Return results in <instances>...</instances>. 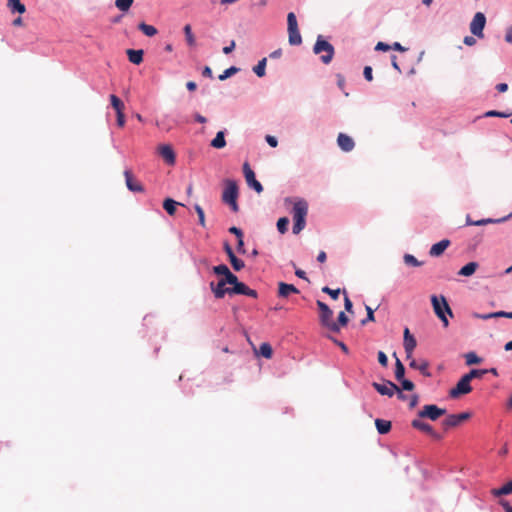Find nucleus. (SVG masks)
Listing matches in <instances>:
<instances>
[{"instance_id":"61","label":"nucleus","mask_w":512,"mask_h":512,"mask_svg":"<svg viewBox=\"0 0 512 512\" xmlns=\"http://www.w3.org/2000/svg\"><path fill=\"white\" fill-rule=\"evenodd\" d=\"M237 251H238V253H241V254L245 253L243 238L237 240Z\"/></svg>"},{"instance_id":"51","label":"nucleus","mask_w":512,"mask_h":512,"mask_svg":"<svg viewBox=\"0 0 512 512\" xmlns=\"http://www.w3.org/2000/svg\"><path fill=\"white\" fill-rule=\"evenodd\" d=\"M343 294H344V306H345V310L348 311V312H353L352 311V302L351 300L349 299L348 295H347V292L346 290H343Z\"/></svg>"},{"instance_id":"63","label":"nucleus","mask_w":512,"mask_h":512,"mask_svg":"<svg viewBox=\"0 0 512 512\" xmlns=\"http://www.w3.org/2000/svg\"><path fill=\"white\" fill-rule=\"evenodd\" d=\"M500 504L504 508L505 512H512V506L509 504V502L505 500H501Z\"/></svg>"},{"instance_id":"38","label":"nucleus","mask_w":512,"mask_h":512,"mask_svg":"<svg viewBox=\"0 0 512 512\" xmlns=\"http://www.w3.org/2000/svg\"><path fill=\"white\" fill-rule=\"evenodd\" d=\"M488 373V369H472L469 373L465 374L470 380L474 378H481Z\"/></svg>"},{"instance_id":"21","label":"nucleus","mask_w":512,"mask_h":512,"mask_svg":"<svg viewBox=\"0 0 512 512\" xmlns=\"http://www.w3.org/2000/svg\"><path fill=\"white\" fill-rule=\"evenodd\" d=\"M478 266L477 262H469L459 270L458 275L465 277L471 276L475 273Z\"/></svg>"},{"instance_id":"12","label":"nucleus","mask_w":512,"mask_h":512,"mask_svg":"<svg viewBox=\"0 0 512 512\" xmlns=\"http://www.w3.org/2000/svg\"><path fill=\"white\" fill-rule=\"evenodd\" d=\"M124 177H125L126 186L130 191H132V192H143L144 191L143 185L134 178L131 170L126 169L124 171Z\"/></svg>"},{"instance_id":"19","label":"nucleus","mask_w":512,"mask_h":512,"mask_svg":"<svg viewBox=\"0 0 512 512\" xmlns=\"http://www.w3.org/2000/svg\"><path fill=\"white\" fill-rule=\"evenodd\" d=\"M210 287L216 298L221 299L225 296V294H231L230 288H226L224 282L219 280L217 285L215 286L213 282L210 283Z\"/></svg>"},{"instance_id":"48","label":"nucleus","mask_w":512,"mask_h":512,"mask_svg":"<svg viewBox=\"0 0 512 512\" xmlns=\"http://www.w3.org/2000/svg\"><path fill=\"white\" fill-rule=\"evenodd\" d=\"M477 317L482 318V319L498 318V317H506L507 318V312L498 311V312H493V313H489V314H485V315H477Z\"/></svg>"},{"instance_id":"43","label":"nucleus","mask_w":512,"mask_h":512,"mask_svg":"<svg viewBox=\"0 0 512 512\" xmlns=\"http://www.w3.org/2000/svg\"><path fill=\"white\" fill-rule=\"evenodd\" d=\"M404 262L405 264L409 265V266H414V267H417V266H420L422 263L419 262L413 255L411 254H405L404 257Z\"/></svg>"},{"instance_id":"56","label":"nucleus","mask_w":512,"mask_h":512,"mask_svg":"<svg viewBox=\"0 0 512 512\" xmlns=\"http://www.w3.org/2000/svg\"><path fill=\"white\" fill-rule=\"evenodd\" d=\"M229 232L234 234L237 237V240L243 238V232L240 228L233 226L229 228Z\"/></svg>"},{"instance_id":"39","label":"nucleus","mask_w":512,"mask_h":512,"mask_svg":"<svg viewBox=\"0 0 512 512\" xmlns=\"http://www.w3.org/2000/svg\"><path fill=\"white\" fill-rule=\"evenodd\" d=\"M289 224V219L287 217H281L277 221V229L281 234H284L287 231V227Z\"/></svg>"},{"instance_id":"1","label":"nucleus","mask_w":512,"mask_h":512,"mask_svg":"<svg viewBox=\"0 0 512 512\" xmlns=\"http://www.w3.org/2000/svg\"><path fill=\"white\" fill-rule=\"evenodd\" d=\"M293 233L299 234L306 225V216L308 214V203L304 199H298L294 202L292 209Z\"/></svg>"},{"instance_id":"23","label":"nucleus","mask_w":512,"mask_h":512,"mask_svg":"<svg viewBox=\"0 0 512 512\" xmlns=\"http://www.w3.org/2000/svg\"><path fill=\"white\" fill-rule=\"evenodd\" d=\"M492 495L495 497H499L502 495H508L512 493V481H509L505 485L500 488H495L491 490Z\"/></svg>"},{"instance_id":"42","label":"nucleus","mask_w":512,"mask_h":512,"mask_svg":"<svg viewBox=\"0 0 512 512\" xmlns=\"http://www.w3.org/2000/svg\"><path fill=\"white\" fill-rule=\"evenodd\" d=\"M224 284H230L233 286H236V284L239 282L237 276H235L231 271L222 279H220Z\"/></svg>"},{"instance_id":"27","label":"nucleus","mask_w":512,"mask_h":512,"mask_svg":"<svg viewBox=\"0 0 512 512\" xmlns=\"http://www.w3.org/2000/svg\"><path fill=\"white\" fill-rule=\"evenodd\" d=\"M211 146L216 149H221L226 146L225 134L223 131H219L215 138L211 141Z\"/></svg>"},{"instance_id":"28","label":"nucleus","mask_w":512,"mask_h":512,"mask_svg":"<svg viewBox=\"0 0 512 512\" xmlns=\"http://www.w3.org/2000/svg\"><path fill=\"white\" fill-rule=\"evenodd\" d=\"M460 425L456 414L448 415L442 422V426L445 430L456 427Z\"/></svg>"},{"instance_id":"62","label":"nucleus","mask_w":512,"mask_h":512,"mask_svg":"<svg viewBox=\"0 0 512 512\" xmlns=\"http://www.w3.org/2000/svg\"><path fill=\"white\" fill-rule=\"evenodd\" d=\"M496 90L500 93H504L508 90V85L506 83H499L496 85Z\"/></svg>"},{"instance_id":"6","label":"nucleus","mask_w":512,"mask_h":512,"mask_svg":"<svg viewBox=\"0 0 512 512\" xmlns=\"http://www.w3.org/2000/svg\"><path fill=\"white\" fill-rule=\"evenodd\" d=\"M317 306L320 310V322L323 326L331 330L332 332L338 333V327L332 320L333 311L322 301H317Z\"/></svg>"},{"instance_id":"36","label":"nucleus","mask_w":512,"mask_h":512,"mask_svg":"<svg viewBox=\"0 0 512 512\" xmlns=\"http://www.w3.org/2000/svg\"><path fill=\"white\" fill-rule=\"evenodd\" d=\"M266 68V58H263L258 62L256 66H254L253 71L258 77H263L265 75Z\"/></svg>"},{"instance_id":"55","label":"nucleus","mask_w":512,"mask_h":512,"mask_svg":"<svg viewBox=\"0 0 512 512\" xmlns=\"http://www.w3.org/2000/svg\"><path fill=\"white\" fill-rule=\"evenodd\" d=\"M116 114H117V125L119 127H124V125H125L124 111H119Z\"/></svg>"},{"instance_id":"34","label":"nucleus","mask_w":512,"mask_h":512,"mask_svg":"<svg viewBox=\"0 0 512 512\" xmlns=\"http://www.w3.org/2000/svg\"><path fill=\"white\" fill-rule=\"evenodd\" d=\"M404 375H405V367L404 365L402 364V362L396 358V363H395V378L397 380H402V378H404Z\"/></svg>"},{"instance_id":"26","label":"nucleus","mask_w":512,"mask_h":512,"mask_svg":"<svg viewBox=\"0 0 512 512\" xmlns=\"http://www.w3.org/2000/svg\"><path fill=\"white\" fill-rule=\"evenodd\" d=\"M417 345L416 339L414 337H409L408 339H404V349L406 352L407 359L412 357V353Z\"/></svg>"},{"instance_id":"44","label":"nucleus","mask_w":512,"mask_h":512,"mask_svg":"<svg viewBox=\"0 0 512 512\" xmlns=\"http://www.w3.org/2000/svg\"><path fill=\"white\" fill-rule=\"evenodd\" d=\"M238 71H239V69L237 67L232 66V67L226 69L222 74H220L218 78L221 81L226 80L228 77L234 75Z\"/></svg>"},{"instance_id":"16","label":"nucleus","mask_w":512,"mask_h":512,"mask_svg":"<svg viewBox=\"0 0 512 512\" xmlns=\"http://www.w3.org/2000/svg\"><path fill=\"white\" fill-rule=\"evenodd\" d=\"M450 243H451L450 240L443 239V240L439 241L438 243L433 244L429 250L430 256H432V257L441 256L444 253V251L450 246Z\"/></svg>"},{"instance_id":"50","label":"nucleus","mask_w":512,"mask_h":512,"mask_svg":"<svg viewBox=\"0 0 512 512\" xmlns=\"http://www.w3.org/2000/svg\"><path fill=\"white\" fill-rule=\"evenodd\" d=\"M401 382V386L404 390L412 391L414 389V384L412 381L402 378V380H399Z\"/></svg>"},{"instance_id":"49","label":"nucleus","mask_w":512,"mask_h":512,"mask_svg":"<svg viewBox=\"0 0 512 512\" xmlns=\"http://www.w3.org/2000/svg\"><path fill=\"white\" fill-rule=\"evenodd\" d=\"M322 292L329 294L333 299H337L341 293L340 289H331L328 286L322 288Z\"/></svg>"},{"instance_id":"57","label":"nucleus","mask_w":512,"mask_h":512,"mask_svg":"<svg viewBox=\"0 0 512 512\" xmlns=\"http://www.w3.org/2000/svg\"><path fill=\"white\" fill-rule=\"evenodd\" d=\"M364 77L367 81H372V68L370 66H366L363 71Z\"/></svg>"},{"instance_id":"2","label":"nucleus","mask_w":512,"mask_h":512,"mask_svg":"<svg viewBox=\"0 0 512 512\" xmlns=\"http://www.w3.org/2000/svg\"><path fill=\"white\" fill-rule=\"evenodd\" d=\"M431 302H432L435 314L443 322V325L445 327H447L449 322L446 317V313H448L450 316H452L453 314H452L451 308L448 305L446 298L444 296L438 297L436 295H433L431 297Z\"/></svg>"},{"instance_id":"52","label":"nucleus","mask_w":512,"mask_h":512,"mask_svg":"<svg viewBox=\"0 0 512 512\" xmlns=\"http://www.w3.org/2000/svg\"><path fill=\"white\" fill-rule=\"evenodd\" d=\"M366 311H367V317L366 319L362 320V324H366L368 321H374L375 318H374V311L371 307L369 306H366Z\"/></svg>"},{"instance_id":"18","label":"nucleus","mask_w":512,"mask_h":512,"mask_svg":"<svg viewBox=\"0 0 512 512\" xmlns=\"http://www.w3.org/2000/svg\"><path fill=\"white\" fill-rule=\"evenodd\" d=\"M291 293H299V290L293 284H287L284 282H280L278 284V295L279 297L286 298Z\"/></svg>"},{"instance_id":"32","label":"nucleus","mask_w":512,"mask_h":512,"mask_svg":"<svg viewBox=\"0 0 512 512\" xmlns=\"http://www.w3.org/2000/svg\"><path fill=\"white\" fill-rule=\"evenodd\" d=\"M110 101H111V105L115 109L116 113L119 111H124L125 105L119 97L112 94V95H110Z\"/></svg>"},{"instance_id":"59","label":"nucleus","mask_w":512,"mask_h":512,"mask_svg":"<svg viewBox=\"0 0 512 512\" xmlns=\"http://www.w3.org/2000/svg\"><path fill=\"white\" fill-rule=\"evenodd\" d=\"M375 49L378 51H387V50L391 49V46L384 42H378Z\"/></svg>"},{"instance_id":"4","label":"nucleus","mask_w":512,"mask_h":512,"mask_svg":"<svg viewBox=\"0 0 512 512\" xmlns=\"http://www.w3.org/2000/svg\"><path fill=\"white\" fill-rule=\"evenodd\" d=\"M238 186L237 183L233 180H227L226 186L222 194V200L224 203L228 204L234 212L238 211Z\"/></svg>"},{"instance_id":"64","label":"nucleus","mask_w":512,"mask_h":512,"mask_svg":"<svg viewBox=\"0 0 512 512\" xmlns=\"http://www.w3.org/2000/svg\"><path fill=\"white\" fill-rule=\"evenodd\" d=\"M505 40L508 42V43H511L512 44V26L508 28L507 32H506V35H505Z\"/></svg>"},{"instance_id":"40","label":"nucleus","mask_w":512,"mask_h":512,"mask_svg":"<svg viewBox=\"0 0 512 512\" xmlns=\"http://www.w3.org/2000/svg\"><path fill=\"white\" fill-rule=\"evenodd\" d=\"M348 321L349 319L346 314L344 312H340L337 321L334 322V324L338 327V332L342 327H345L348 324Z\"/></svg>"},{"instance_id":"17","label":"nucleus","mask_w":512,"mask_h":512,"mask_svg":"<svg viewBox=\"0 0 512 512\" xmlns=\"http://www.w3.org/2000/svg\"><path fill=\"white\" fill-rule=\"evenodd\" d=\"M160 156L168 163H175V153L170 145H161L158 148Z\"/></svg>"},{"instance_id":"8","label":"nucleus","mask_w":512,"mask_h":512,"mask_svg":"<svg viewBox=\"0 0 512 512\" xmlns=\"http://www.w3.org/2000/svg\"><path fill=\"white\" fill-rule=\"evenodd\" d=\"M243 174L249 187L253 188L257 193H261L263 191L262 184L256 180L255 173L248 162L243 164Z\"/></svg>"},{"instance_id":"31","label":"nucleus","mask_w":512,"mask_h":512,"mask_svg":"<svg viewBox=\"0 0 512 512\" xmlns=\"http://www.w3.org/2000/svg\"><path fill=\"white\" fill-rule=\"evenodd\" d=\"M259 353L261 356L265 357L266 359H270L273 355L272 347L269 343L264 342L259 347Z\"/></svg>"},{"instance_id":"15","label":"nucleus","mask_w":512,"mask_h":512,"mask_svg":"<svg viewBox=\"0 0 512 512\" xmlns=\"http://www.w3.org/2000/svg\"><path fill=\"white\" fill-rule=\"evenodd\" d=\"M411 425L413 428L418 429L422 432H425V433L431 435L432 437H434L435 439H440L439 434H437L434 431L433 427L431 425H429L428 423L422 422L419 419H414L412 421Z\"/></svg>"},{"instance_id":"10","label":"nucleus","mask_w":512,"mask_h":512,"mask_svg":"<svg viewBox=\"0 0 512 512\" xmlns=\"http://www.w3.org/2000/svg\"><path fill=\"white\" fill-rule=\"evenodd\" d=\"M471 380L466 376H462V378L458 381L456 386L450 390V396L452 398H457L460 395L467 394L471 392L472 387L470 385Z\"/></svg>"},{"instance_id":"3","label":"nucleus","mask_w":512,"mask_h":512,"mask_svg":"<svg viewBox=\"0 0 512 512\" xmlns=\"http://www.w3.org/2000/svg\"><path fill=\"white\" fill-rule=\"evenodd\" d=\"M313 52L315 54L324 52V54L320 56V59L324 64H329L334 56V47L319 35L313 47Z\"/></svg>"},{"instance_id":"53","label":"nucleus","mask_w":512,"mask_h":512,"mask_svg":"<svg viewBox=\"0 0 512 512\" xmlns=\"http://www.w3.org/2000/svg\"><path fill=\"white\" fill-rule=\"evenodd\" d=\"M378 362L383 366L386 367L388 364V358L386 354L383 351L378 352Z\"/></svg>"},{"instance_id":"22","label":"nucleus","mask_w":512,"mask_h":512,"mask_svg":"<svg viewBox=\"0 0 512 512\" xmlns=\"http://www.w3.org/2000/svg\"><path fill=\"white\" fill-rule=\"evenodd\" d=\"M7 6L12 13L18 12L19 14H23L26 11L25 5L22 4L20 0H8Z\"/></svg>"},{"instance_id":"13","label":"nucleus","mask_w":512,"mask_h":512,"mask_svg":"<svg viewBox=\"0 0 512 512\" xmlns=\"http://www.w3.org/2000/svg\"><path fill=\"white\" fill-rule=\"evenodd\" d=\"M337 143L341 150L344 152H350L354 149V140L347 134L339 133L337 137Z\"/></svg>"},{"instance_id":"45","label":"nucleus","mask_w":512,"mask_h":512,"mask_svg":"<svg viewBox=\"0 0 512 512\" xmlns=\"http://www.w3.org/2000/svg\"><path fill=\"white\" fill-rule=\"evenodd\" d=\"M504 220H506V218H502V219L487 218V219H481V220L474 221L473 225L474 226H482V225H486V224H490V223H500Z\"/></svg>"},{"instance_id":"25","label":"nucleus","mask_w":512,"mask_h":512,"mask_svg":"<svg viewBox=\"0 0 512 512\" xmlns=\"http://www.w3.org/2000/svg\"><path fill=\"white\" fill-rule=\"evenodd\" d=\"M177 205H182L181 203L179 202H176L175 200L171 199V198H166L163 202V208L165 209V211L170 215V216H173L176 212V206Z\"/></svg>"},{"instance_id":"11","label":"nucleus","mask_w":512,"mask_h":512,"mask_svg":"<svg viewBox=\"0 0 512 512\" xmlns=\"http://www.w3.org/2000/svg\"><path fill=\"white\" fill-rule=\"evenodd\" d=\"M372 386L379 394L388 397H392L395 394V391L398 390V386L391 381H385L384 383L373 382Z\"/></svg>"},{"instance_id":"7","label":"nucleus","mask_w":512,"mask_h":512,"mask_svg":"<svg viewBox=\"0 0 512 512\" xmlns=\"http://www.w3.org/2000/svg\"><path fill=\"white\" fill-rule=\"evenodd\" d=\"M446 414V409L440 408L434 404L424 405L423 408L418 412L420 418H428L432 421H436L441 416Z\"/></svg>"},{"instance_id":"5","label":"nucleus","mask_w":512,"mask_h":512,"mask_svg":"<svg viewBox=\"0 0 512 512\" xmlns=\"http://www.w3.org/2000/svg\"><path fill=\"white\" fill-rule=\"evenodd\" d=\"M288 24V41L290 45H300L302 43V37L298 29V23L296 15L293 12L287 15Z\"/></svg>"},{"instance_id":"41","label":"nucleus","mask_w":512,"mask_h":512,"mask_svg":"<svg viewBox=\"0 0 512 512\" xmlns=\"http://www.w3.org/2000/svg\"><path fill=\"white\" fill-rule=\"evenodd\" d=\"M133 3V0H116L115 5L121 11H128Z\"/></svg>"},{"instance_id":"24","label":"nucleus","mask_w":512,"mask_h":512,"mask_svg":"<svg viewBox=\"0 0 512 512\" xmlns=\"http://www.w3.org/2000/svg\"><path fill=\"white\" fill-rule=\"evenodd\" d=\"M375 425L377 428L378 433L380 434H386L391 430V422L383 419H376Z\"/></svg>"},{"instance_id":"30","label":"nucleus","mask_w":512,"mask_h":512,"mask_svg":"<svg viewBox=\"0 0 512 512\" xmlns=\"http://www.w3.org/2000/svg\"><path fill=\"white\" fill-rule=\"evenodd\" d=\"M139 30H141L146 36L152 37L157 34V29L152 26L148 25L144 22L140 23L138 25Z\"/></svg>"},{"instance_id":"46","label":"nucleus","mask_w":512,"mask_h":512,"mask_svg":"<svg viewBox=\"0 0 512 512\" xmlns=\"http://www.w3.org/2000/svg\"><path fill=\"white\" fill-rule=\"evenodd\" d=\"M213 272L217 275L226 276L230 270L225 264H220L218 266L213 267Z\"/></svg>"},{"instance_id":"9","label":"nucleus","mask_w":512,"mask_h":512,"mask_svg":"<svg viewBox=\"0 0 512 512\" xmlns=\"http://www.w3.org/2000/svg\"><path fill=\"white\" fill-rule=\"evenodd\" d=\"M486 24V17L482 12H477L471 23H470V31L473 35L482 38L483 37V29Z\"/></svg>"},{"instance_id":"60","label":"nucleus","mask_w":512,"mask_h":512,"mask_svg":"<svg viewBox=\"0 0 512 512\" xmlns=\"http://www.w3.org/2000/svg\"><path fill=\"white\" fill-rule=\"evenodd\" d=\"M266 141L271 147H276L278 145V141L274 136L267 135Z\"/></svg>"},{"instance_id":"54","label":"nucleus","mask_w":512,"mask_h":512,"mask_svg":"<svg viewBox=\"0 0 512 512\" xmlns=\"http://www.w3.org/2000/svg\"><path fill=\"white\" fill-rule=\"evenodd\" d=\"M485 116L486 117H508L509 114H505V113H502V112L491 110V111L486 112Z\"/></svg>"},{"instance_id":"35","label":"nucleus","mask_w":512,"mask_h":512,"mask_svg":"<svg viewBox=\"0 0 512 512\" xmlns=\"http://www.w3.org/2000/svg\"><path fill=\"white\" fill-rule=\"evenodd\" d=\"M465 360L467 365L480 364L482 359L476 355L475 352H468L465 354Z\"/></svg>"},{"instance_id":"47","label":"nucleus","mask_w":512,"mask_h":512,"mask_svg":"<svg viewBox=\"0 0 512 512\" xmlns=\"http://www.w3.org/2000/svg\"><path fill=\"white\" fill-rule=\"evenodd\" d=\"M194 209L198 215V219H199V224L202 226V227H205V214H204V210L202 209V207L198 204H196L194 206Z\"/></svg>"},{"instance_id":"20","label":"nucleus","mask_w":512,"mask_h":512,"mask_svg":"<svg viewBox=\"0 0 512 512\" xmlns=\"http://www.w3.org/2000/svg\"><path fill=\"white\" fill-rule=\"evenodd\" d=\"M128 59L131 63L139 65L143 62L144 51L142 49L134 50L128 49L126 51Z\"/></svg>"},{"instance_id":"58","label":"nucleus","mask_w":512,"mask_h":512,"mask_svg":"<svg viewBox=\"0 0 512 512\" xmlns=\"http://www.w3.org/2000/svg\"><path fill=\"white\" fill-rule=\"evenodd\" d=\"M456 417L458 418L459 424H461L462 422L468 420L471 417V414L469 412H463L456 414Z\"/></svg>"},{"instance_id":"37","label":"nucleus","mask_w":512,"mask_h":512,"mask_svg":"<svg viewBox=\"0 0 512 512\" xmlns=\"http://www.w3.org/2000/svg\"><path fill=\"white\" fill-rule=\"evenodd\" d=\"M229 261L235 271H240L245 266L244 262L241 259L237 258L235 254L229 257Z\"/></svg>"},{"instance_id":"33","label":"nucleus","mask_w":512,"mask_h":512,"mask_svg":"<svg viewBox=\"0 0 512 512\" xmlns=\"http://www.w3.org/2000/svg\"><path fill=\"white\" fill-rule=\"evenodd\" d=\"M248 286L243 282H238L236 286L230 288L231 294L246 295Z\"/></svg>"},{"instance_id":"14","label":"nucleus","mask_w":512,"mask_h":512,"mask_svg":"<svg viewBox=\"0 0 512 512\" xmlns=\"http://www.w3.org/2000/svg\"><path fill=\"white\" fill-rule=\"evenodd\" d=\"M409 366L413 369L419 370L425 377H431V373L429 371V362L427 360H415L411 357Z\"/></svg>"},{"instance_id":"29","label":"nucleus","mask_w":512,"mask_h":512,"mask_svg":"<svg viewBox=\"0 0 512 512\" xmlns=\"http://www.w3.org/2000/svg\"><path fill=\"white\" fill-rule=\"evenodd\" d=\"M184 34H185V37H186V41H187V44L191 47H194L196 45V40H195V37L192 33V28H191V25L190 24H186L184 26Z\"/></svg>"}]
</instances>
